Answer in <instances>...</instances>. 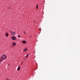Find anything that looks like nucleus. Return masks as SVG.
Masks as SVG:
<instances>
[{
	"instance_id": "9d476101",
	"label": "nucleus",
	"mask_w": 80,
	"mask_h": 80,
	"mask_svg": "<svg viewBox=\"0 0 80 80\" xmlns=\"http://www.w3.org/2000/svg\"><path fill=\"white\" fill-rule=\"evenodd\" d=\"M36 8H37V9H38V5H37Z\"/></svg>"
},
{
	"instance_id": "9b49d317",
	"label": "nucleus",
	"mask_w": 80,
	"mask_h": 80,
	"mask_svg": "<svg viewBox=\"0 0 80 80\" xmlns=\"http://www.w3.org/2000/svg\"><path fill=\"white\" fill-rule=\"evenodd\" d=\"M18 37H19V38H20V35H18Z\"/></svg>"
},
{
	"instance_id": "6e6552de",
	"label": "nucleus",
	"mask_w": 80,
	"mask_h": 80,
	"mask_svg": "<svg viewBox=\"0 0 80 80\" xmlns=\"http://www.w3.org/2000/svg\"><path fill=\"white\" fill-rule=\"evenodd\" d=\"M28 55H29V54H27V56L26 57V58H28Z\"/></svg>"
},
{
	"instance_id": "2eb2a0df",
	"label": "nucleus",
	"mask_w": 80,
	"mask_h": 80,
	"mask_svg": "<svg viewBox=\"0 0 80 80\" xmlns=\"http://www.w3.org/2000/svg\"><path fill=\"white\" fill-rule=\"evenodd\" d=\"M25 33H25V32H24V34H25Z\"/></svg>"
},
{
	"instance_id": "20e7f679",
	"label": "nucleus",
	"mask_w": 80,
	"mask_h": 80,
	"mask_svg": "<svg viewBox=\"0 0 80 80\" xmlns=\"http://www.w3.org/2000/svg\"><path fill=\"white\" fill-rule=\"evenodd\" d=\"M27 42L26 41H22V43H26Z\"/></svg>"
},
{
	"instance_id": "dca6fc26",
	"label": "nucleus",
	"mask_w": 80,
	"mask_h": 80,
	"mask_svg": "<svg viewBox=\"0 0 80 80\" xmlns=\"http://www.w3.org/2000/svg\"><path fill=\"white\" fill-rule=\"evenodd\" d=\"M30 37L31 38L32 37V36H31Z\"/></svg>"
},
{
	"instance_id": "1a4fd4ad",
	"label": "nucleus",
	"mask_w": 80,
	"mask_h": 80,
	"mask_svg": "<svg viewBox=\"0 0 80 80\" xmlns=\"http://www.w3.org/2000/svg\"><path fill=\"white\" fill-rule=\"evenodd\" d=\"M20 67H18V70H20Z\"/></svg>"
},
{
	"instance_id": "f257e3e1",
	"label": "nucleus",
	"mask_w": 80,
	"mask_h": 80,
	"mask_svg": "<svg viewBox=\"0 0 80 80\" xmlns=\"http://www.w3.org/2000/svg\"><path fill=\"white\" fill-rule=\"evenodd\" d=\"M1 58L2 60H5L7 58V56L6 55H3L2 56Z\"/></svg>"
},
{
	"instance_id": "4468645a",
	"label": "nucleus",
	"mask_w": 80,
	"mask_h": 80,
	"mask_svg": "<svg viewBox=\"0 0 80 80\" xmlns=\"http://www.w3.org/2000/svg\"><path fill=\"white\" fill-rule=\"evenodd\" d=\"M39 30H40V31L41 30V28H40L39 29Z\"/></svg>"
},
{
	"instance_id": "7ed1b4c3",
	"label": "nucleus",
	"mask_w": 80,
	"mask_h": 80,
	"mask_svg": "<svg viewBox=\"0 0 80 80\" xmlns=\"http://www.w3.org/2000/svg\"><path fill=\"white\" fill-rule=\"evenodd\" d=\"M11 38L12 40H17V39H16V37H11Z\"/></svg>"
},
{
	"instance_id": "0eeeda50",
	"label": "nucleus",
	"mask_w": 80,
	"mask_h": 80,
	"mask_svg": "<svg viewBox=\"0 0 80 80\" xmlns=\"http://www.w3.org/2000/svg\"><path fill=\"white\" fill-rule=\"evenodd\" d=\"M5 35L6 37H8V34L7 33H6L5 34Z\"/></svg>"
},
{
	"instance_id": "423d86ee",
	"label": "nucleus",
	"mask_w": 80,
	"mask_h": 80,
	"mask_svg": "<svg viewBox=\"0 0 80 80\" xmlns=\"http://www.w3.org/2000/svg\"><path fill=\"white\" fill-rule=\"evenodd\" d=\"M13 45L14 46H15V45H16V43H15V42H13Z\"/></svg>"
},
{
	"instance_id": "f03ea898",
	"label": "nucleus",
	"mask_w": 80,
	"mask_h": 80,
	"mask_svg": "<svg viewBox=\"0 0 80 80\" xmlns=\"http://www.w3.org/2000/svg\"><path fill=\"white\" fill-rule=\"evenodd\" d=\"M9 32L10 33H11V35H15V32L10 31H9Z\"/></svg>"
},
{
	"instance_id": "f8f14e48",
	"label": "nucleus",
	"mask_w": 80,
	"mask_h": 80,
	"mask_svg": "<svg viewBox=\"0 0 80 80\" xmlns=\"http://www.w3.org/2000/svg\"><path fill=\"white\" fill-rule=\"evenodd\" d=\"M2 62V59L0 58V62Z\"/></svg>"
},
{
	"instance_id": "ddd939ff",
	"label": "nucleus",
	"mask_w": 80,
	"mask_h": 80,
	"mask_svg": "<svg viewBox=\"0 0 80 80\" xmlns=\"http://www.w3.org/2000/svg\"><path fill=\"white\" fill-rule=\"evenodd\" d=\"M6 80H10V79L9 78H7L6 79Z\"/></svg>"
},
{
	"instance_id": "39448f33",
	"label": "nucleus",
	"mask_w": 80,
	"mask_h": 80,
	"mask_svg": "<svg viewBox=\"0 0 80 80\" xmlns=\"http://www.w3.org/2000/svg\"><path fill=\"white\" fill-rule=\"evenodd\" d=\"M28 49L27 48H25L23 50L24 52H27V50Z\"/></svg>"
}]
</instances>
